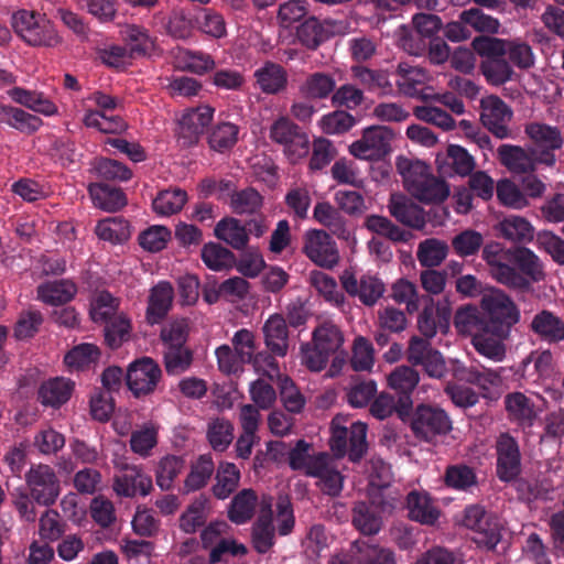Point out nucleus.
<instances>
[{
    "instance_id": "32",
    "label": "nucleus",
    "mask_w": 564,
    "mask_h": 564,
    "mask_svg": "<svg viewBox=\"0 0 564 564\" xmlns=\"http://www.w3.org/2000/svg\"><path fill=\"white\" fill-rule=\"evenodd\" d=\"M454 326L459 334L474 338L478 333L489 328V322L477 306L468 304L456 311Z\"/></svg>"
},
{
    "instance_id": "41",
    "label": "nucleus",
    "mask_w": 564,
    "mask_h": 564,
    "mask_svg": "<svg viewBox=\"0 0 564 564\" xmlns=\"http://www.w3.org/2000/svg\"><path fill=\"white\" fill-rule=\"evenodd\" d=\"M209 514V500L204 496L197 497L180 517V529L188 534L195 533L204 525Z\"/></svg>"
},
{
    "instance_id": "61",
    "label": "nucleus",
    "mask_w": 564,
    "mask_h": 564,
    "mask_svg": "<svg viewBox=\"0 0 564 564\" xmlns=\"http://www.w3.org/2000/svg\"><path fill=\"white\" fill-rule=\"evenodd\" d=\"M482 245V235L474 229H465L452 239L454 252L462 258L475 256Z\"/></svg>"
},
{
    "instance_id": "4",
    "label": "nucleus",
    "mask_w": 564,
    "mask_h": 564,
    "mask_svg": "<svg viewBox=\"0 0 564 564\" xmlns=\"http://www.w3.org/2000/svg\"><path fill=\"white\" fill-rule=\"evenodd\" d=\"M270 139L283 145L284 154L291 163H297L310 150L308 135L288 117H279L270 127Z\"/></svg>"
},
{
    "instance_id": "26",
    "label": "nucleus",
    "mask_w": 564,
    "mask_h": 564,
    "mask_svg": "<svg viewBox=\"0 0 564 564\" xmlns=\"http://www.w3.org/2000/svg\"><path fill=\"white\" fill-rule=\"evenodd\" d=\"M409 518L422 524H434L440 518V509L425 491L412 490L406 496Z\"/></svg>"
},
{
    "instance_id": "9",
    "label": "nucleus",
    "mask_w": 564,
    "mask_h": 564,
    "mask_svg": "<svg viewBox=\"0 0 564 564\" xmlns=\"http://www.w3.org/2000/svg\"><path fill=\"white\" fill-rule=\"evenodd\" d=\"M162 377L160 366L150 357L132 361L127 370V384L134 397L151 394Z\"/></svg>"
},
{
    "instance_id": "18",
    "label": "nucleus",
    "mask_w": 564,
    "mask_h": 564,
    "mask_svg": "<svg viewBox=\"0 0 564 564\" xmlns=\"http://www.w3.org/2000/svg\"><path fill=\"white\" fill-rule=\"evenodd\" d=\"M214 109L208 105L187 110L181 118L177 130L178 142L184 147L197 143L199 135L212 122Z\"/></svg>"
},
{
    "instance_id": "58",
    "label": "nucleus",
    "mask_w": 564,
    "mask_h": 564,
    "mask_svg": "<svg viewBox=\"0 0 564 564\" xmlns=\"http://www.w3.org/2000/svg\"><path fill=\"white\" fill-rule=\"evenodd\" d=\"M193 352L186 346H171L164 350V366L169 375H181L189 369Z\"/></svg>"
},
{
    "instance_id": "20",
    "label": "nucleus",
    "mask_w": 564,
    "mask_h": 564,
    "mask_svg": "<svg viewBox=\"0 0 564 564\" xmlns=\"http://www.w3.org/2000/svg\"><path fill=\"white\" fill-rule=\"evenodd\" d=\"M272 498L263 497L260 501V516L252 527L251 542L258 553L264 554L274 544V527L272 524Z\"/></svg>"
},
{
    "instance_id": "30",
    "label": "nucleus",
    "mask_w": 564,
    "mask_h": 564,
    "mask_svg": "<svg viewBox=\"0 0 564 564\" xmlns=\"http://www.w3.org/2000/svg\"><path fill=\"white\" fill-rule=\"evenodd\" d=\"M505 406L510 421L519 426H532L536 412L533 402L522 392H512L506 395Z\"/></svg>"
},
{
    "instance_id": "57",
    "label": "nucleus",
    "mask_w": 564,
    "mask_h": 564,
    "mask_svg": "<svg viewBox=\"0 0 564 564\" xmlns=\"http://www.w3.org/2000/svg\"><path fill=\"white\" fill-rule=\"evenodd\" d=\"M459 19L479 33L497 34L500 29V21L497 18L486 14L478 8L464 10Z\"/></svg>"
},
{
    "instance_id": "63",
    "label": "nucleus",
    "mask_w": 564,
    "mask_h": 564,
    "mask_svg": "<svg viewBox=\"0 0 564 564\" xmlns=\"http://www.w3.org/2000/svg\"><path fill=\"white\" fill-rule=\"evenodd\" d=\"M239 129L230 122L217 124L208 137L209 147L217 152H225L232 148L238 140Z\"/></svg>"
},
{
    "instance_id": "21",
    "label": "nucleus",
    "mask_w": 564,
    "mask_h": 564,
    "mask_svg": "<svg viewBox=\"0 0 564 564\" xmlns=\"http://www.w3.org/2000/svg\"><path fill=\"white\" fill-rule=\"evenodd\" d=\"M388 207L390 214L408 227L420 230L426 225L423 208L402 195H391Z\"/></svg>"
},
{
    "instance_id": "10",
    "label": "nucleus",
    "mask_w": 564,
    "mask_h": 564,
    "mask_svg": "<svg viewBox=\"0 0 564 564\" xmlns=\"http://www.w3.org/2000/svg\"><path fill=\"white\" fill-rule=\"evenodd\" d=\"M303 251L311 261L322 268L332 269L339 262L336 242L322 229L306 231Z\"/></svg>"
},
{
    "instance_id": "54",
    "label": "nucleus",
    "mask_w": 564,
    "mask_h": 564,
    "mask_svg": "<svg viewBox=\"0 0 564 564\" xmlns=\"http://www.w3.org/2000/svg\"><path fill=\"white\" fill-rule=\"evenodd\" d=\"M240 473L235 464L221 463L216 474L213 492L218 499H226L238 487Z\"/></svg>"
},
{
    "instance_id": "13",
    "label": "nucleus",
    "mask_w": 564,
    "mask_h": 564,
    "mask_svg": "<svg viewBox=\"0 0 564 564\" xmlns=\"http://www.w3.org/2000/svg\"><path fill=\"white\" fill-rule=\"evenodd\" d=\"M497 476L511 481L521 473V453L517 440L509 433H501L496 441Z\"/></svg>"
},
{
    "instance_id": "27",
    "label": "nucleus",
    "mask_w": 564,
    "mask_h": 564,
    "mask_svg": "<svg viewBox=\"0 0 564 564\" xmlns=\"http://www.w3.org/2000/svg\"><path fill=\"white\" fill-rule=\"evenodd\" d=\"M43 121L41 118L11 105L0 104V126H7L21 133L32 134L36 132Z\"/></svg>"
},
{
    "instance_id": "15",
    "label": "nucleus",
    "mask_w": 564,
    "mask_h": 564,
    "mask_svg": "<svg viewBox=\"0 0 564 564\" xmlns=\"http://www.w3.org/2000/svg\"><path fill=\"white\" fill-rule=\"evenodd\" d=\"M480 305L492 322L501 325L510 327L520 319V312L514 302L499 289L492 288L485 293Z\"/></svg>"
},
{
    "instance_id": "5",
    "label": "nucleus",
    "mask_w": 564,
    "mask_h": 564,
    "mask_svg": "<svg viewBox=\"0 0 564 564\" xmlns=\"http://www.w3.org/2000/svg\"><path fill=\"white\" fill-rule=\"evenodd\" d=\"M393 132L382 126H371L364 130L360 139L349 145V153L359 160L379 161L391 151Z\"/></svg>"
},
{
    "instance_id": "50",
    "label": "nucleus",
    "mask_w": 564,
    "mask_h": 564,
    "mask_svg": "<svg viewBox=\"0 0 564 564\" xmlns=\"http://www.w3.org/2000/svg\"><path fill=\"white\" fill-rule=\"evenodd\" d=\"M310 280L312 285L325 299V301L338 308L344 306L345 295L338 290L334 278L322 271H313Z\"/></svg>"
},
{
    "instance_id": "47",
    "label": "nucleus",
    "mask_w": 564,
    "mask_h": 564,
    "mask_svg": "<svg viewBox=\"0 0 564 564\" xmlns=\"http://www.w3.org/2000/svg\"><path fill=\"white\" fill-rule=\"evenodd\" d=\"M215 470L214 462L210 455H200L192 465L191 471L187 475L184 487L187 492L196 491L206 486Z\"/></svg>"
},
{
    "instance_id": "2",
    "label": "nucleus",
    "mask_w": 564,
    "mask_h": 564,
    "mask_svg": "<svg viewBox=\"0 0 564 564\" xmlns=\"http://www.w3.org/2000/svg\"><path fill=\"white\" fill-rule=\"evenodd\" d=\"M14 32L31 46L52 47L61 43V37L53 23L44 14L21 9L12 14Z\"/></svg>"
},
{
    "instance_id": "25",
    "label": "nucleus",
    "mask_w": 564,
    "mask_h": 564,
    "mask_svg": "<svg viewBox=\"0 0 564 564\" xmlns=\"http://www.w3.org/2000/svg\"><path fill=\"white\" fill-rule=\"evenodd\" d=\"M264 343L272 354L284 357L289 350V329L284 317L271 315L262 327Z\"/></svg>"
},
{
    "instance_id": "49",
    "label": "nucleus",
    "mask_w": 564,
    "mask_h": 564,
    "mask_svg": "<svg viewBox=\"0 0 564 564\" xmlns=\"http://www.w3.org/2000/svg\"><path fill=\"white\" fill-rule=\"evenodd\" d=\"M96 235L105 241L120 243L129 239L130 226L121 217H109L99 221L96 226Z\"/></svg>"
},
{
    "instance_id": "51",
    "label": "nucleus",
    "mask_w": 564,
    "mask_h": 564,
    "mask_svg": "<svg viewBox=\"0 0 564 564\" xmlns=\"http://www.w3.org/2000/svg\"><path fill=\"white\" fill-rule=\"evenodd\" d=\"M83 122L87 128L97 129L102 133H121L127 129V123L120 116H108L98 110H87Z\"/></svg>"
},
{
    "instance_id": "36",
    "label": "nucleus",
    "mask_w": 564,
    "mask_h": 564,
    "mask_svg": "<svg viewBox=\"0 0 564 564\" xmlns=\"http://www.w3.org/2000/svg\"><path fill=\"white\" fill-rule=\"evenodd\" d=\"M74 382L65 378H54L45 381L39 390V399L44 405L58 408L72 395Z\"/></svg>"
},
{
    "instance_id": "43",
    "label": "nucleus",
    "mask_w": 564,
    "mask_h": 564,
    "mask_svg": "<svg viewBox=\"0 0 564 564\" xmlns=\"http://www.w3.org/2000/svg\"><path fill=\"white\" fill-rule=\"evenodd\" d=\"M313 216L316 221L327 227L334 235L341 239H348L349 231L339 212L327 202L317 203Z\"/></svg>"
},
{
    "instance_id": "55",
    "label": "nucleus",
    "mask_w": 564,
    "mask_h": 564,
    "mask_svg": "<svg viewBox=\"0 0 564 564\" xmlns=\"http://www.w3.org/2000/svg\"><path fill=\"white\" fill-rule=\"evenodd\" d=\"M207 438L215 451L224 452L234 440V425L225 417H215L208 423Z\"/></svg>"
},
{
    "instance_id": "46",
    "label": "nucleus",
    "mask_w": 564,
    "mask_h": 564,
    "mask_svg": "<svg viewBox=\"0 0 564 564\" xmlns=\"http://www.w3.org/2000/svg\"><path fill=\"white\" fill-rule=\"evenodd\" d=\"M159 427L153 423H145L140 429L132 432L130 437V448L137 455L145 458L151 455L152 449L158 444Z\"/></svg>"
},
{
    "instance_id": "45",
    "label": "nucleus",
    "mask_w": 564,
    "mask_h": 564,
    "mask_svg": "<svg viewBox=\"0 0 564 564\" xmlns=\"http://www.w3.org/2000/svg\"><path fill=\"white\" fill-rule=\"evenodd\" d=\"M257 505L256 492L252 489H243L234 497L228 517L236 524L246 523L253 517Z\"/></svg>"
},
{
    "instance_id": "59",
    "label": "nucleus",
    "mask_w": 564,
    "mask_h": 564,
    "mask_svg": "<svg viewBox=\"0 0 564 564\" xmlns=\"http://www.w3.org/2000/svg\"><path fill=\"white\" fill-rule=\"evenodd\" d=\"M352 523L362 534L372 535L379 532L381 519L376 516L366 502H357L352 509Z\"/></svg>"
},
{
    "instance_id": "62",
    "label": "nucleus",
    "mask_w": 564,
    "mask_h": 564,
    "mask_svg": "<svg viewBox=\"0 0 564 564\" xmlns=\"http://www.w3.org/2000/svg\"><path fill=\"white\" fill-rule=\"evenodd\" d=\"M202 259L209 269L220 271L231 267L235 256L221 245L209 242L202 249Z\"/></svg>"
},
{
    "instance_id": "64",
    "label": "nucleus",
    "mask_w": 564,
    "mask_h": 564,
    "mask_svg": "<svg viewBox=\"0 0 564 564\" xmlns=\"http://www.w3.org/2000/svg\"><path fill=\"white\" fill-rule=\"evenodd\" d=\"M105 324V340L109 347L118 348L129 339L131 324L122 313L117 314Z\"/></svg>"
},
{
    "instance_id": "28",
    "label": "nucleus",
    "mask_w": 564,
    "mask_h": 564,
    "mask_svg": "<svg viewBox=\"0 0 564 564\" xmlns=\"http://www.w3.org/2000/svg\"><path fill=\"white\" fill-rule=\"evenodd\" d=\"M511 262L517 265L518 272L528 281V285L522 290H528L532 282H540L545 278L542 261L529 248H513Z\"/></svg>"
},
{
    "instance_id": "56",
    "label": "nucleus",
    "mask_w": 564,
    "mask_h": 564,
    "mask_svg": "<svg viewBox=\"0 0 564 564\" xmlns=\"http://www.w3.org/2000/svg\"><path fill=\"white\" fill-rule=\"evenodd\" d=\"M100 358V350L94 344L84 343L75 346L64 357L65 365L75 370H80L96 364Z\"/></svg>"
},
{
    "instance_id": "1",
    "label": "nucleus",
    "mask_w": 564,
    "mask_h": 564,
    "mask_svg": "<svg viewBox=\"0 0 564 564\" xmlns=\"http://www.w3.org/2000/svg\"><path fill=\"white\" fill-rule=\"evenodd\" d=\"M395 167L404 186L416 199L429 204L442 203L448 197V185L434 176L426 163L400 155L395 160Z\"/></svg>"
},
{
    "instance_id": "11",
    "label": "nucleus",
    "mask_w": 564,
    "mask_h": 564,
    "mask_svg": "<svg viewBox=\"0 0 564 564\" xmlns=\"http://www.w3.org/2000/svg\"><path fill=\"white\" fill-rule=\"evenodd\" d=\"M480 120L482 124L498 139L511 135L509 122L512 120V109L498 96L489 95L480 100Z\"/></svg>"
},
{
    "instance_id": "17",
    "label": "nucleus",
    "mask_w": 564,
    "mask_h": 564,
    "mask_svg": "<svg viewBox=\"0 0 564 564\" xmlns=\"http://www.w3.org/2000/svg\"><path fill=\"white\" fill-rule=\"evenodd\" d=\"M497 156L500 164L516 175L533 174L540 164L535 150L514 144H501L497 149Z\"/></svg>"
},
{
    "instance_id": "31",
    "label": "nucleus",
    "mask_w": 564,
    "mask_h": 564,
    "mask_svg": "<svg viewBox=\"0 0 564 564\" xmlns=\"http://www.w3.org/2000/svg\"><path fill=\"white\" fill-rule=\"evenodd\" d=\"M419 381V372L410 366H399L388 376L389 387L400 394V402L404 408L412 405L410 394Z\"/></svg>"
},
{
    "instance_id": "40",
    "label": "nucleus",
    "mask_w": 564,
    "mask_h": 564,
    "mask_svg": "<svg viewBox=\"0 0 564 564\" xmlns=\"http://www.w3.org/2000/svg\"><path fill=\"white\" fill-rule=\"evenodd\" d=\"M500 235L512 242H528L534 238V228L524 217L511 215L498 225Z\"/></svg>"
},
{
    "instance_id": "3",
    "label": "nucleus",
    "mask_w": 564,
    "mask_h": 564,
    "mask_svg": "<svg viewBox=\"0 0 564 564\" xmlns=\"http://www.w3.org/2000/svg\"><path fill=\"white\" fill-rule=\"evenodd\" d=\"M512 252V248L507 249L501 243L491 241L482 248L481 258L490 276L498 283L510 289H523L528 281L511 265Z\"/></svg>"
},
{
    "instance_id": "16",
    "label": "nucleus",
    "mask_w": 564,
    "mask_h": 564,
    "mask_svg": "<svg viewBox=\"0 0 564 564\" xmlns=\"http://www.w3.org/2000/svg\"><path fill=\"white\" fill-rule=\"evenodd\" d=\"M340 282L349 295L357 296L367 306H373L386 292L384 283L370 274H365L358 280L354 273L344 271Z\"/></svg>"
},
{
    "instance_id": "37",
    "label": "nucleus",
    "mask_w": 564,
    "mask_h": 564,
    "mask_svg": "<svg viewBox=\"0 0 564 564\" xmlns=\"http://www.w3.org/2000/svg\"><path fill=\"white\" fill-rule=\"evenodd\" d=\"M13 101L44 116H53L57 112L56 105L42 93L28 90L22 87H13L8 91Z\"/></svg>"
},
{
    "instance_id": "53",
    "label": "nucleus",
    "mask_w": 564,
    "mask_h": 564,
    "mask_svg": "<svg viewBox=\"0 0 564 564\" xmlns=\"http://www.w3.org/2000/svg\"><path fill=\"white\" fill-rule=\"evenodd\" d=\"M187 202V194L181 188L162 191L153 199L152 206L156 214L170 216L178 213Z\"/></svg>"
},
{
    "instance_id": "44",
    "label": "nucleus",
    "mask_w": 564,
    "mask_h": 564,
    "mask_svg": "<svg viewBox=\"0 0 564 564\" xmlns=\"http://www.w3.org/2000/svg\"><path fill=\"white\" fill-rule=\"evenodd\" d=\"M334 77L326 73L316 72L306 77L300 86V93L308 99L327 98L335 89Z\"/></svg>"
},
{
    "instance_id": "6",
    "label": "nucleus",
    "mask_w": 564,
    "mask_h": 564,
    "mask_svg": "<svg viewBox=\"0 0 564 564\" xmlns=\"http://www.w3.org/2000/svg\"><path fill=\"white\" fill-rule=\"evenodd\" d=\"M31 498L39 505H53L61 492V482L55 469L46 464H33L25 474Z\"/></svg>"
},
{
    "instance_id": "48",
    "label": "nucleus",
    "mask_w": 564,
    "mask_h": 564,
    "mask_svg": "<svg viewBox=\"0 0 564 564\" xmlns=\"http://www.w3.org/2000/svg\"><path fill=\"white\" fill-rule=\"evenodd\" d=\"M118 308L119 300L108 291H100L91 299L89 314L95 323H105L119 314Z\"/></svg>"
},
{
    "instance_id": "14",
    "label": "nucleus",
    "mask_w": 564,
    "mask_h": 564,
    "mask_svg": "<svg viewBox=\"0 0 564 564\" xmlns=\"http://www.w3.org/2000/svg\"><path fill=\"white\" fill-rule=\"evenodd\" d=\"M411 427L416 437L432 441L451 430V420L443 410L422 405L417 408Z\"/></svg>"
},
{
    "instance_id": "42",
    "label": "nucleus",
    "mask_w": 564,
    "mask_h": 564,
    "mask_svg": "<svg viewBox=\"0 0 564 564\" xmlns=\"http://www.w3.org/2000/svg\"><path fill=\"white\" fill-rule=\"evenodd\" d=\"M448 245L437 238H427L417 245L416 258L421 267L435 268L441 265L448 256Z\"/></svg>"
},
{
    "instance_id": "35",
    "label": "nucleus",
    "mask_w": 564,
    "mask_h": 564,
    "mask_svg": "<svg viewBox=\"0 0 564 564\" xmlns=\"http://www.w3.org/2000/svg\"><path fill=\"white\" fill-rule=\"evenodd\" d=\"M503 339V336L492 333L487 328V330H482L471 338V345L482 357L495 362H501L507 355Z\"/></svg>"
},
{
    "instance_id": "52",
    "label": "nucleus",
    "mask_w": 564,
    "mask_h": 564,
    "mask_svg": "<svg viewBox=\"0 0 564 564\" xmlns=\"http://www.w3.org/2000/svg\"><path fill=\"white\" fill-rule=\"evenodd\" d=\"M480 70L487 83L492 86H501L514 75L512 66L505 57L484 59L480 63Z\"/></svg>"
},
{
    "instance_id": "7",
    "label": "nucleus",
    "mask_w": 564,
    "mask_h": 564,
    "mask_svg": "<svg viewBox=\"0 0 564 564\" xmlns=\"http://www.w3.org/2000/svg\"><path fill=\"white\" fill-rule=\"evenodd\" d=\"M524 133L539 150L536 154L540 164L554 166L556 163L554 151L562 149L564 144L561 129L544 122L532 121L524 126Z\"/></svg>"
},
{
    "instance_id": "19",
    "label": "nucleus",
    "mask_w": 564,
    "mask_h": 564,
    "mask_svg": "<svg viewBox=\"0 0 564 564\" xmlns=\"http://www.w3.org/2000/svg\"><path fill=\"white\" fill-rule=\"evenodd\" d=\"M310 477L317 478V486L329 496H338L344 486V476L337 468L336 459L328 453H325L321 460H315L312 465Z\"/></svg>"
},
{
    "instance_id": "8",
    "label": "nucleus",
    "mask_w": 564,
    "mask_h": 564,
    "mask_svg": "<svg viewBox=\"0 0 564 564\" xmlns=\"http://www.w3.org/2000/svg\"><path fill=\"white\" fill-rule=\"evenodd\" d=\"M118 473L113 477L112 489L117 496L133 498L137 495L148 496L152 488V478L143 473L137 465H129L122 460H116Z\"/></svg>"
},
{
    "instance_id": "29",
    "label": "nucleus",
    "mask_w": 564,
    "mask_h": 564,
    "mask_svg": "<svg viewBox=\"0 0 564 564\" xmlns=\"http://www.w3.org/2000/svg\"><path fill=\"white\" fill-rule=\"evenodd\" d=\"M254 78L259 88L269 95H276L285 90L288 86V73L279 64L265 62L254 72Z\"/></svg>"
},
{
    "instance_id": "39",
    "label": "nucleus",
    "mask_w": 564,
    "mask_h": 564,
    "mask_svg": "<svg viewBox=\"0 0 564 564\" xmlns=\"http://www.w3.org/2000/svg\"><path fill=\"white\" fill-rule=\"evenodd\" d=\"M215 236L236 250H242L247 247L249 237L246 227L240 220L228 217L217 223Z\"/></svg>"
},
{
    "instance_id": "23",
    "label": "nucleus",
    "mask_w": 564,
    "mask_h": 564,
    "mask_svg": "<svg viewBox=\"0 0 564 564\" xmlns=\"http://www.w3.org/2000/svg\"><path fill=\"white\" fill-rule=\"evenodd\" d=\"M530 329L547 344L564 341V321L553 312L543 310L530 323Z\"/></svg>"
},
{
    "instance_id": "22",
    "label": "nucleus",
    "mask_w": 564,
    "mask_h": 564,
    "mask_svg": "<svg viewBox=\"0 0 564 564\" xmlns=\"http://www.w3.org/2000/svg\"><path fill=\"white\" fill-rule=\"evenodd\" d=\"M174 289L167 281H160L149 294L147 321L151 325L160 323L172 307Z\"/></svg>"
},
{
    "instance_id": "38",
    "label": "nucleus",
    "mask_w": 564,
    "mask_h": 564,
    "mask_svg": "<svg viewBox=\"0 0 564 564\" xmlns=\"http://www.w3.org/2000/svg\"><path fill=\"white\" fill-rule=\"evenodd\" d=\"M76 285L69 280L46 282L37 286V297L48 305H62L76 294Z\"/></svg>"
},
{
    "instance_id": "60",
    "label": "nucleus",
    "mask_w": 564,
    "mask_h": 564,
    "mask_svg": "<svg viewBox=\"0 0 564 564\" xmlns=\"http://www.w3.org/2000/svg\"><path fill=\"white\" fill-rule=\"evenodd\" d=\"M390 296L395 303L404 304L409 313H413L420 307L417 288L406 279H399L391 285Z\"/></svg>"
},
{
    "instance_id": "24",
    "label": "nucleus",
    "mask_w": 564,
    "mask_h": 564,
    "mask_svg": "<svg viewBox=\"0 0 564 564\" xmlns=\"http://www.w3.org/2000/svg\"><path fill=\"white\" fill-rule=\"evenodd\" d=\"M395 75L399 90L409 97L416 96L432 78L424 67L414 66L408 62L398 64Z\"/></svg>"
},
{
    "instance_id": "33",
    "label": "nucleus",
    "mask_w": 564,
    "mask_h": 564,
    "mask_svg": "<svg viewBox=\"0 0 564 564\" xmlns=\"http://www.w3.org/2000/svg\"><path fill=\"white\" fill-rule=\"evenodd\" d=\"M94 205L105 212L113 213L127 205L124 193L117 187L96 183L88 186Z\"/></svg>"
},
{
    "instance_id": "34",
    "label": "nucleus",
    "mask_w": 564,
    "mask_h": 564,
    "mask_svg": "<svg viewBox=\"0 0 564 564\" xmlns=\"http://www.w3.org/2000/svg\"><path fill=\"white\" fill-rule=\"evenodd\" d=\"M344 334L332 321L321 322L312 333V343L328 355H335L344 344Z\"/></svg>"
},
{
    "instance_id": "12",
    "label": "nucleus",
    "mask_w": 564,
    "mask_h": 564,
    "mask_svg": "<svg viewBox=\"0 0 564 564\" xmlns=\"http://www.w3.org/2000/svg\"><path fill=\"white\" fill-rule=\"evenodd\" d=\"M459 522L463 527L477 534L475 538L477 543L484 544L488 549H494L499 542L498 523L481 506L471 505L466 507Z\"/></svg>"
}]
</instances>
